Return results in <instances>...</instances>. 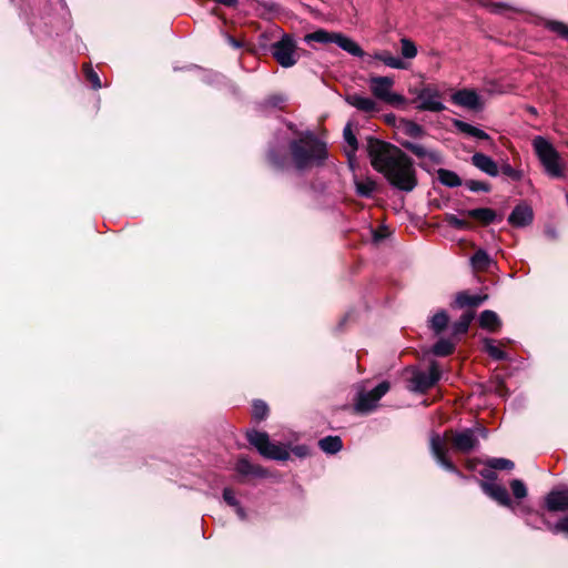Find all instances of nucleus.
Wrapping results in <instances>:
<instances>
[{"instance_id": "052dcab7", "label": "nucleus", "mask_w": 568, "mask_h": 568, "mask_svg": "<svg viewBox=\"0 0 568 568\" xmlns=\"http://www.w3.org/2000/svg\"><path fill=\"white\" fill-rule=\"evenodd\" d=\"M230 43H231L234 48H237V49H239V48H241V47L243 45V43H242L240 40H237V39H235V38H233V37H230Z\"/></svg>"}, {"instance_id": "b1692460", "label": "nucleus", "mask_w": 568, "mask_h": 568, "mask_svg": "<svg viewBox=\"0 0 568 568\" xmlns=\"http://www.w3.org/2000/svg\"><path fill=\"white\" fill-rule=\"evenodd\" d=\"M479 325L490 333H497L501 328V320L498 314L491 310H485L480 313Z\"/></svg>"}, {"instance_id": "aec40b11", "label": "nucleus", "mask_w": 568, "mask_h": 568, "mask_svg": "<svg viewBox=\"0 0 568 568\" xmlns=\"http://www.w3.org/2000/svg\"><path fill=\"white\" fill-rule=\"evenodd\" d=\"M452 123L457 131L479 140L488 141L491 146L495 145L491 136L485 131L458 119H454Z\"/></svg>"}, {"instance_id": "423d86ee", "label": "nucleus", "mask_w": 568, "mask_h": 568, "mask_svg": "<svg viewBox=\"0 0 568 568\" xmlns=\"http://www.w3.org/2000/svg\"><path fill=\"white\" fill-rule=\"evenodd\" d=\"M389 389L390 383L383 381L369 392L365 389L358 390L354 400L353 413L358 415L373 413L378 407L381 398L386 395Z\"/></svg>"}, {"instance_id": "7ed1b4c3", "label": "nucleus", "mask_w": 568, "mask_h": 568, "mask_svg": "<svg viewBox=\"0 0 568 568\" xmlns=\"http://www.w3.org/2000/svg\"><path fill=\"white\" fill-rule=\"evenodd\" d=\"M297 136L288 142V154L293 168L297 172H305L313 168H322L328 159L325 141L313 131H296Z\"/></svg>"}, {"instance_id": "680f3d73", "label": "nucleus", "mask_w": 568, "mask_h": 568, "mask_svg": "<svg viewBox=\"0 0 568 568\" xmlns=\"http://www.w3.org/2000/svg\"><path fill=\"white\" fill-rule=\"evenodd\" d=\"M478 432L483 438H487L488 436V429L486 427H479Z\"/></svg>"}, {"instance_id": "79ce46f5", "label": "nucleus", "mask_w": 568, "mask_h": 568, "mask_svg": "<svg viewBox=\"0 0 568 568\" xmlns=\"http://www.w3.org/2000/svg\"><path fill=\"white\" fill-rule=\"evenodd\" d=\"M486 465L490 468V469H496V470H511L514 469L515 467V464L513 460L510 459H507V458H489L487 462H486Z\"/></svg>"}, {"instance_id": "dca6fc26", "label": "nucleus", "mask_w": 568, "mask_h": 568, "mask_svg": "<svg viewBox=\"0 0 568 568\" xmlns=\"http://www.w3.org/2000/svg\"><path fill=\"white\" fill-rule=\"evenodd\" d=\"M265 160L274 170L285 171L290 168L291 159L290 154L281 152L276 146H270L265 152Z\"/></svg>"}, {"instance_id": "864d4df0", "label": "nucleus", "mask_w": 568, "mask_h": 568, "mask_svg": "<svg viewBox=\"0 0 568 568\" xmlns=\"http://www.w3.org/2000/svg\"><path fill=\"white\" fill-rule=\"evenodd\" d=\"M480 475L487 479V480H496L497 479V474L493 470H489V469H484L480 471Z\"/></svg>"}, {"instance_id": "3c124183", "label": "nucleus", "mask_w": 568, "mask_h": 568, "mask_svg": "<svg viewBox=\"0 0 568 568\" xmlns=\"http://www.w3.org/2000/svg\"><path fill=\"white\" fill-rule=\"evenodd\" d=\"M223 499L231 507L237 506V504H239V500L235 497L234 490L230 487H225L223 489Z\"/></svg>"}, {"instance_id": "20e7f679", "label": "nucleus", "mask_w": 568, "mask_h": 568, "mask_svg": "<svg viewBox=\"0 0 568 568\" xmlns=\"http://www.w3.org/2000/svg\"><path fill=\"white\" fill-rule=\"evenodd\" d=\"M532 146L547 175L552 179L564 178L565 165L555 146L542 136H536L532 140Z\"/></svg>"}, {"instance_id": "69168bd1", "label": "nucleus", "mask_w": 568, "mask_h": 568, "mask_svg": "<svg viewBox=\"0 0 568 568\" xmlns=\"http://www.w3.org/2000/svg\"><path fill=\"white\" fill-rule=\"evenodd\" d=\"M419 166H420L422 169H424V170H426V171L430 172V169L428 168V164H427V163H423V162H420V163H419Z\"/></svg>"}, {"instance_id": "603ef678", "label": "nucleus", "mask_w": 568, "mask_h": 568, "mask_svg": "<svg viewBox=\"0 0 568 568\" xmlns=\"http://www.w3.org/2000/svg\"><path fill=\"white\" fill-rule=\"evenodd\" d=\"M292 453L295 456L303 458L310 455V448L306 445H296L292 448Z\"/></svg>"}, {"instance_id": "0eeeda50", "label": "nucleus", "mask_w": 568, "mask_h": 568, "mask_svg": "<svg viewBox=\"0 0 568 568\" xmlns=\"http://www.w3.org/2000/svg\"><path fill=\"white\" fill-rule=\"evenodd\" d=\"M272 55L283 68H292L298 60V47L292 34L284 33L272 44Z\"/></svg>"}, {"instance_id": "473e14b6", "label": "nucleus", "mask_w": 568, "mask_h": 568, "mask_svg": "<svg viewBox=\"0 0 568 568\" xmlns=\"http://www.w3.org/2000/svg\"><path fill=\"white\" fill-rule=\"evenodd\" d=\"M449 324V315L446 311L442 310L437 312L432 318L429 327L435 335H440Z\"/></svg>"}, {"instance_id": "bf43d9fd", "label": "nucleus", "mask_w": 568, "mask_h": 568, "mask_svg": "<svg viewBox=\"0 0 568 568\" xmlns=\"http://www.w3.org/2000/svg\"><path fill=\"white\" fill-rule=\"evenodd\" d=\"M234 507H235L236 515L241 519H245L246 518V513H245L244 508L240 505V503L237 504V506H234Z\"/></svg>"}, {"instance_id": "7c9ffc66", "label": "nucleus", "mask_w": 568, "mask_h": 568, "mask_svg": "<svg viewBox=\"0 0 568 568\" xmlns=\"http://www.w3.org/2000/svg\"><path fill=\"white\" fill-rule=\"evenodd\" d=\"M318 447L324 453L334 455L342 450L343 442L339 436H326L318 440Z\"/></svg>"}, {"instance_id": "4be33fe9", "label": "nucleus", "mask_w": 568, "mask_h": 568, "mask_svg": "<svg viewBox=\"0 0 568 568\" xmlns=\"http://www.w3.org/2000/svg\"><path fill=\"white\" fill-rule=\"evenodd\" d=\"M345 101L349 105H352L363 112L372 113V112L377 111V104L373 99L362 97L357 93L347 94L345 98Z\"/></svg>"}, {"instance_id": "4c0bfd02", "label": "nucleus", "mask_w": 568, "mask_h": 568, "mask_svg": "<svg viewBox=\"0 0 568 568\" xmlns=\"http://www.w3.org/2000/svg\"><path fill=\"white\" fill-rule=\"evenodd\" d=\"M544 27L557 33L560 38L568 40V26L557 20H546Z\"/></svg>"}, {"instance_id": "c03bdc74", "label": "nucleus", "mask_w": 568, "mask_h": 568, "mask_svg": "<svg viewBox=\"0 0 568 568\" xmlns=\"http://www.w3.org/2000/svg\"><path fill=\"white\" fill-rule=\"evenodd\" d=\"M509 486H510L513 495L516 499H523L528 494L527 487L521 479L510 480Z\"/></svg>"}, {"instance_id": "49530a36", "label": "nucleus", "mask_w": 568, "mask_h": 568, "mask_svg": "<svg viewBox=\"0 0 568 568\" xmlns=\"http://www.w3.org/2000/svg\"><path fill=\"white\" fill-rule=\"evenodd\" d=\"M83 72L85 75L87 81L91 84L93 89H100L101 88V81L98 75V73L90 67V65H83Z\"/></svg>"}, {"instance_id": "412c9836", "label": "nucleus", "mask_w": 568, "mask_h": 568, "mask_svg": "<svg viewBox=\"0 0 568 568\" xmlns=\"http://www.w3.org/2000/svg\"><path fill=\"white\" fill-rule=\"evenodd\" d=\"M464 215L477 221L483 226H488L495 222L497 219V214L495 210L489 207H478L473 210H467L463 212Z\"/></svg>"}, {"instance_id": "338daca9", "label": "nucleus", "mask_w": 568, "mask_h": 568, "mask_svg": "<svg viewBox=\"0 0 568 568\" xmlns=\"http://www.w3.org/2000/svg\"><path fill=\"white\" fill-rule=\"evenodd\" d=\"M303 54V55H307L308 54V51H306L305 49H301L298 48V57Z\"/></svg>"}, {"instance_id": "13d9d810", "label": "nucleus", "mask_w": 568, "mask_h": 568, "mask_svg": "<svg viewBox=\"0 0 568 568\" xmlns=\"http://www.w3.org/2000/svg\"><path fill=\"white\" fill-rule=\"evenodd\" d=\"M385 121L388 124L394 125L397 129L398 122L396 120V116L394 114H387L385 115Z\"/></svg>"}, {"instance_id": "1a4fd4ad", "label": "nucleus", "mask_w": 568, "mask_h": 568, "mask_svg": "<svg viewBox=\"0 0 568 568\" xmlns=\"http://www.w3.org/2000/svg\"><path fill=\"white\" fill-rule=\"evenodd\" d=\"M416 100L420 101V103L416 106L417 110L442 112L446 109V106L440 101L436 100L442 98V93L437 88L426 85L420 90L416 91Z\"/></svg>"}, {"instance_id": "e433bc0d", "label": "nucleus", "mask_w": 568, "mask_h": 568, "mask_svg": "<svg viewBox=\"0 0 568 568\" xmlns=\"http://www.w3.org/2000/svg\"><path fill=\"white\" fill-rule=\"evenodd\" d=\"M484 343L485 351L495 361H506L508 358V354L505 351L500 349L499 347L495 346L493 339L486 338Z\"/></svg>"}, {"instance_id": "9d476101", "label": "nucleus", "mask_w": 568, "mask_h": 568, "mask_svg": "<svg viewBox=\"0 0 568 568\" xmlns=\"http://www.w3.org/2000/svg\"><path fill=\"white\" fill-rule=\"evenodd\" d=\"M450 100L454 104L466 108L474 112H480L485 108V103L479 94L473 89H460L455 91Z\"/></svg>"}, {"instance_id": "c9c22d12", "label": "nucleus", "mask_w": 568, "mask_h": 568, "mask_svg": "<svg viewBox=\"0 0 568 568\" xmlns=\"http://www.w3.org/2000/svg\"><path fill=\"white\" fill-rule=\"evenodd\" d=\"M485 392H491L499 395L500 397H505L508 394V388L503 377L495 376L489 382L488 386L485 387Z\"/></svg>"}, {"instance_id": "6e6d98bb", "label": "nucleus", "mask_w": 568, "mask_h": 568, "mask_svg": "<svg viewBox=\"0 0 568 568\" xmlns=\"http://www.w3.org/2000/svg\"><path fill=\"white\" fill-rule=\"evenodd\" d=\"M214 2L219 4H223L229 8H235L239 3V0H213Z\"/></svg>"}, {"instance_id": "bb28decb", "label": "nucleus", "mask_w": 568, "mask_h": 568, "mask_svg": "<svg viewBox=\"0 0 568 568\" xmlns=\"http://www.w3.org/2000/svg\"><path fill=\"white\" fill-rule=\"evenodd\" d=\"M336 32L327 31L325 29H317L314 32L304 36V41L307 43L317 42L322 44L334 43Z\"/></svg>"}, {"instance_id": "09e8293b", "label": "nucleus", "mask_w": 568, "mask_h": 568, "mask_svg": "<svg viewBox=\"0 0 568 568\" xmlns=\"http://www.w3.org/2000/svg\"><path fill=\"white\" fill-rule=\"evenodd\" d=\"M547 528L554 534L565 532L568 535V515L561 518L557 524L551 525L550 523H546Z\"/></svg>"}, {"instance_id": "de8ad7c7", "label": "nucleus", "mask_w": 568, "mask_h": 568, "mask_svg": "<svg viewBox=\"0 0 568 568\" xmlns=\"http://www.w3.org/2000/svg\"><path fill=\"white\" fill-rule=\"evenodd\" d=\"M499 172H501L504 175L511 179L513 181H520L523 179V172L514 169L508 163L503 164Z\"/></svg>"}, {"instance_id": "2eb2a0df", "label": "nucleus", "mask_w": 568, "mask_h": 568, "mask_svg": "<svg viewBox=\"0 0 568 568\" xmlns=\"http://www.w3.org/2000/svg\"><path fill=\"white\" fill-rule=\"evenodd\" d=\"M545 506L549 511L568 510V491L557 489L550 490L545 497Z\"/></svg>"}, {"instance_id": "393cba45", "label": "nucleus", "mask_w": 568, "mask_h": 568, "mask_svg": "<svg viewBox=\"0 0 568 568\" xmlns=\"http://www.w3.org/2000/svg\"><path fill=\"white\" fill-rule=\"evenodd\" d=\"M397 130L413 139H420L426 135V131L420 124L407 119L398 120Z\"/></svg>"}, {"instance_id": "4d7b16f0", "label": "nucleus", "mask_w": 568, "mask_h": 568, "mask_svg": "<svg viewBox=\"0 0 568 568\" xmlns=\"http://www.w3.org/2000/svg\"><path fill=\"white\" fill-rule=\"evenodd\" d=\"M478 463H479V460L477 458L467 459L465 463V466L468 470H475Z\"/></svg>"}, {"instance_id": "4468645a", "label": "nucleus", "mask_w": 568, "mask_h": 568, "mask_svg": "<svg viewBox=\"0 0 568 568\" xmlns=\"http://www.w3.org/2000/svg\"><path fill=\"white\" fill-rule=\"evenodd\" d=\"M395 140L407 151L412 152L418 159L428 158L434 164H442L443 158L438 151H427L423 145L413 143L408 140L395 138Z\"/></svg>"}, {"instance_id": "a18cd8bd", "label": "nucleus", "mask_w": 568, "mask_h": 568, "mask_svg": "<svg viewBox=\"0 0 568 568\" xmlns=\"http://www.w3.org/2000/svg\"><path fill=\"white\" fill-rule=\"evenodd\" d=\"M465 186L468 187L471 192H490L491 185L488 182L477 181V180H466L464 182Z\"/></svg>"}, {"instance_id": "58836bf2", "label": "nucleus", "mask_w": 568, "mask_h": 568, "mask_svg": "<svg viewBox=\"0 0 568 568\" xmlns=\"http://www.w3.org/2000/svg\"><path fill=\"white\" fill-rule=\"evenodd\" d=\"M400 54L405 59H414L417 55V47L409 38L400 39Z\"/></svg>"}, {"instance_id": "ddd939ff", "label": "nucleus", "mask_w": 568, "mask_h": 568, "mask_svg": "<svg viewBox=\"0 0 568 568\" xmlns=\"http://www.w3.org/2000/svg\"><path fill=\"white\" fill-rule=\"evenodd\" d=\"M507 221L514 227L528 226L534 221L532 209L526 203H520L514 207Z\"/></svg>"}, {"instance_id": "37998d69", "label": "nucleus", "mask_w": 568, "mask_h": 568, "mask_svg": "<svg viewBox=\"0 0 568 568\" xmlns=\"http://www.w3.org/2000/svg\"><path fill=\"white\" fill-rule=\"evenodd\" d=\"M376 189V183L373 180L356 182V192L359 196L371 197Z\"/></svg>"}, {"instance_id": "0e129e2a", "label": "nucleus", "mask_w": 568, "mask_h": 568, "mask_svg": "<svg viewBox=\"0 0 568 568\" xmlns=\"http://www.w3.org/2000/svg\"><path fill=\"white\" fill-rule=\"evenodd\" d=\"M430 204H432V205H434L436 209H440V207H442V206H440V203H439V201H438V200H433V201L430 202Z\"/></svg>"}, {"instance_id": "f704fd0d", "label": "nucleus", "mask_w": 568, "mask_h": 568, "mask_svg": "<svg viewBox=\"0 0 568 568\" xmlns=\"http://www.w3.org/2000/svg\"><path fill=\"white\" fill-rule=\"evenodd\" d=\"M455 343L446 338L438 339L432 347V353L435 356L446 357L455 352Z\"/></svg>"}, {"instance_id": "2f4dec72", "label": "nucleus", "mask_w": 568, "mask_h": 568, "mask_svg": "<svg viewBox=\"0 0 568 568\" xmlns=\"http://www.w3.org/2000/svg\"><path fill=\"white\" fill-rule=\"evenodd\" d=\"M270 415V407L263 399H254L252 403V420L256 424L265 420Z\"/></svg>"}, {"instance_id": "a878e982", "label": "nucleus", "mask_w": 568, "mask_h": 568, "mask_svg": "<svg viewBox=\"0 0 568 568\" xmlns=\"http://www.w3.org/2000/svg\"><path fill=\"white\" fill-rule=\"evenodd\" d=\"M367 57L378 60L389 68L399 70L407 69L406 62L399 58L393 57L392 53L387 50L376 51L373 55L368 54Z\"/></svg>"}, {"instance_id": "e2e57ef3", "label": "nucleus", "mask_w": 568, "mask_h": 568, "mask_svg": "<svg viewBox=\"0 0 568 568\" xmlns=\"http://www.w3.org/2000/svg\"><path fill=\"white\" fill-rule=\"evenodd\" d=\"M527 111L532 115H538L537 109L535 106L528 105Z\"/></svg>"}, {"instance_id": "9b49d317", "label": "nucleus", "mask_w": 568, "mask_h": 568, "mask_svg": "<svg viewBox=\"0 0 568 568\" xmlns=\"http://www.w3.org/2000/svg\"><path fill=\"white\" fill-rule=\"evenodd\" d=\"M235 471L239 474L240 483H244L248 477L263 478L267 476V470L260 466L252 464L245 456H241L235 464Z\"/></svg>"}, {"instance_id": "cd10ccee", "label": "nucleus", "mask_w": 568, "mask_h": 568, "mask_svg": "<svg viewBox=\"0 0 568 568\" xmlns=\"http://www.w3.org/2000/svg\"><path fill=\"white\" fill-rule=\"evenodd\" d=\"M491 258L489 254L483 250H477L470 257V265L475 272H485L489 268Z\"/></svg>"}, {"instance_id": "39448f33", "label": "nucleus", "mask_w": 568, "mask_h": 568, "mask_svg": "<svg viewBox=\"0 0 568 568\" xmlns=\"http://www.w3.org/2000/svg\"><path fill=\"white\" fill-rule=\"evenodd\" d=\"M247 442L258 452L261 456L272 460L285 462L290 458V452L285 445L275 444L270 440L266 432L248 429L245 433Z\"/></svg>"}, {"instance_id": "f8f14e48", "label": "nucleus", "mask_w": 568, "mask_h": 568, "mask_svg": "<svg viewBox=\"0 0 568 568\" xmlns=\"http://www.w3.org/2000/svg\"><path fill=\"white\" fill-rule=\"evenodd\" d=\"M481 490L504 507H513L511 498L506 487L486 480L479 483Z\"/></svg>"}, {"instance_id": "f3484780", "label": "nucleus", "mask_w": 568, "mask_h": 568, "mask_svg": "<svg viewBox=\"0 0 568 568\" xmlns=\"http://www.w3.org/2000/svg\"><path fill=\"white\" fill-rule=\"evenodd\" d=\"M369 83L373 94L377 99L384 101V99L390 92L392 87L394 85V79L390 77L375 75L369 79Z\"/></svg>"}, {"instance_id": "a211bd4d", "label": "nucleus", "mask_w": 568, "mask_h": 568, "mask_svg": "<svg viewBox=\"0 0 568 568\" xmlns=\"http://www.w3.org/2000/svg\"><path fill=\"white\" fill-rule=\"evenodd\" d=\"M471 164L489 176H497L499 174V168L497 163L490 156L484 153L476 152L471 156Z\"/></svg>"}, {"instance_id": "a19ab883", "label": "nucleus", "mask_w": 568, "mask_h": 568, "mask_svg": "<svg viewBox=\"0 0 568 568\" xmlns=\"http://www.w3.org/2000/svg\"><path fill=\"white\" fill-rule=\"evenodd\" d=\"M444 221L453 229L456 230H470L473 224L466 220L459 219L452 213H446L444 215Z\"/></svg>"}, {"instance_id": "ea45409f", "label": "nucleus", "mask_w": 568, "mask_h": 568, "mask_svg": "<svg viewBox=\"0 0 568 568\" xmlns=\"http://www.w3.org/2000/svg\"><path fill=\"white\" fill-rule=\"evenodd\" d=\"M286 102V97L280 93L271 94L265 98L262 102V106L264 109H283L284 103Z\"/></svg>"}, {"instance_id": "5fc2aeb1", "label": "nucleus", "mask_w": 568, "mask_h": 568, "mask_svg": "<svg viewBox=\"0 0 568 568\" xmlns=\"http://www.w3.org/2000/svg\"><path fill=\"white\" fill-rule=\"evenodd\" d=\"M385 230L386 229H379L377 231H374L373 237H374L375 242H381L382 240H384L387 236Z\"/></svg>"}, {"instance_id": "5701e85b", "label": "nucleus", "mask_w": 568, "mask_h": 568, "mask_svg": "<svg viewBox=\"0 0 568 568\" xmlns=\"http://www.w3.org/2000/svg\"><path fill=\"white\" fill-rule=\"evenodd\" d=\"M486 300H488V295H470L467 291H462L456 294L455 305L459 308L464 307H478Z\"/></svg>"}, {"instance_id": "c85d7f7f", "label": "nucleus", "mask_w": 568, "mask_h": 568, "mask_svg": "<svg viewBox=\"0 0 568 568\" xmlns=\"http://www.w3.org/2000/svg\"><path fill=\"white\" fill-rule=\"evenodd\" d=\"M436 173L438 181L447 187H457L464 183L456 172L448 169H438Z\"/></svg>"}, {"instance_id": "8fccbe9b", "label": "nucleus", "mask_w": 568, "mask_h": 568, "mask_svg": "<svg viewBox=\"0 0 568 568\" xmlns=\"http://www.w3.org/2000/svg\"><path fill=\"white\" fill-rule=\"evenodd\" d=\"M384 101L390 105H394L396 108H400L406 104V99L404 95L389 92L387 97L384 99Z\"/></svg>"}, {"instance_id": "6e6552de", "label": "nucleus", "mask_w": 568, "mask_h": 568, "mask_svg": "<svg viewBox=\"0 0 568 568\" xmlns=\"http://www.w3.org/2000/svg\"><path fill=\"white\" fill-rule=\"evenodd\" d=\"M440 366L436 361H432L428 372H424L417 368L413 371L410 377V383L413 384L412 390L419 394H426L440 381Z\"/></svg>"}, {"instance_id": "72a5a7b5", "label": "nucleus", "mask_w": 568, "mask_h": 568, "mask_svg": "<svg viewBox=\"0 0 568 568\" xmlns=\"http://www.w3.org/2000/svg\"><path fill=\"white\" fill-rule=\"evenodd\" d=\"M474 317L475 312L473 311L463 313L459 320L453 324V335L458 336L466 334Z\"/></svg>"}, {"instance_id": "6ab92c4d", "label": "nucleus", "mask_w": 568, "mask_h": 568, "mask_svg": "<svg viewBox=\"0 0 568 568\" xmlns=\"http://www.w3.org/2000/svg\"><path fill=\"white\" fill-rule=\"evenodd\" d=\"M334 44L353 57L364 58L368 55L357 42L342 32H336Z\"/></svg>"}, {"instance_id": "c756f323", "label": "nucleus", "mask_w": 568, "mask_h": 568, "mask_svg": "<svg viewBox=\"0 0 568 568\" xmlns=\"http://www.w3.org/2000/svg\"><path fill=\"white\" fill-rule=\"evenodd\" d=\"M343 136L345 142L347 143L349 150L345 151L346 156L348 158V161L352 162V160L355 158V153L358 150V141L356 135L353 132L352 123H347L343 130Z\"/></svg>"}, {"instance_id": "f257e3e1", "label": "nucleus", "mask_w": 568, "mask_h": 568, "mask_svg": "<svg viewBox=\"0 0 568 568\" xmlns=\"http://www.w3.org/2000/svg\"><path fill=\"white\" fill-rule=\"evenodd\" d=\"M365 149L373 169L382 173L393 187L412 192L417 186L414 161L400 148L368 135Z\"/></svg>"}, {"instance_id": "f03ea898", "label": "nucleus", "mask_w": 568, "mask_h": 568, "mask_svg": "<svg viewBox=\"0 0 568 568\" xmlns=\"http://www.w3.org/2000/svg\"><path fill=\"white\" fill-rule=\"evenodd\" d=\"M448 444L455 453L470 454L479 446L475 429L464 428L463 430H456L447 428L444 430L443 435L433 432L429 436V452L436 463L445 470L455 474L459 478H466L450 459Z\"/></svg>"}]
</instances>
